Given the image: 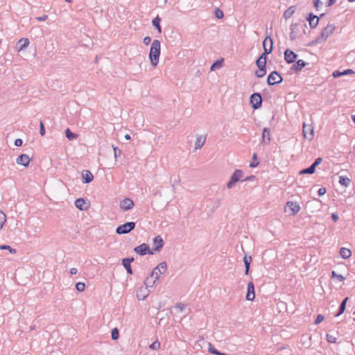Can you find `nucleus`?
<instances>
[{
	"label": "nucleus",
	"mask_w": 355,
	"mask_h": 355,
	"mask_svg": "<svg viewBox=\"0 0 355 355\" xmlns=\"http://www.w3.org/2000/svg\"><path fill=\"white\" fill-rule=\"evenodd\" d=\"M161 53V44L158 40H154L149 52V59L153 67H156L159 63Z\"/></svg>",
	"instance_id": "obj_1"
},
{
	"label": "nucleus",
	"mask_w": 355,
	"mask_h": 355,
	"mask_svg": "<svg viewBox=\"0 0 355 355\" xmlns=\"http://www.w3.org/2000/svg\"><path fill=\"white\" fill-rule=\"evenodd\" d=\"M263 52L259 55L258 59L266 62L267 55L272 53L273 50V40L270 36L266 37L263 41Z\"/></svg>",
	"instance_id": "obj_2"
},
{
	"label": "nucleus",
	"mask_w": 355,
	"mask_h": 355,
	"mask_svg": "<svg viewBox=\"0 0 355 355\" xmlns=\"http://www.w3.org/2000/svg\"><path fill=\"white\" fill-rule=\"evenodd\" d=\"M306 28L307 29V26L304 22H300V23H295L292 24L291 25V34L290 37L291 40H295L298 37V33H300V29H302V33L304 34H306Z\"/></svg>",
	"instance_id": "obj_3"
},
{
	"label": "nucleus",
	"mask_w": 355,
	"mask_h": 355,
	"mask_svg": "<svg viewBox=\"0 0 355 355\" xmlns=\"http://www.w3.org/2000/svg\"><path fill=\"white\" fill-rule=\"evenodd\" d=\"M334 25H327L320 33V36L312 41V45L319 44L322 41L325 40L334 32Z\"/></svg>",
	"instance_id": "obj_4"
},
{
	"label": "nucleus",
	"mask_w": 355,
	"mask_h": 355,
	"mask_svg": "<svg viewBox=\"0 0 355 355\" xmlns=\"http://www.w3.org/2000/svg\"><path fill=\"white\" fill-rule=\"evenodd\" d=\"M135 222H126L116 227V233L119 235L128 234L135 228Z\"/></svg>",
	"instance_id": "obj_5"
},
{
	"label": "nucleus",
	"mask_w": 355,
	"mask_h": 355,
	"mask_svg": "<svg viewBox=\"0 0 355 355\" xmlns=\"http://www.w3.org/2000/svg\"><path fill=\"white\" fill-rule=\"evenodd\" d=\"M243 176V171L240 169H236L231 175L230 181L227 184L228 189H232L239 181L241 180Z\"/></svg>",
	"instance_id": "obj_6"
},
{
	"label": "nucleus",
	"mask_w": 355,
	"mask_h": 355,
	"mask_svg": "<svg viewBox=\"0 0 355 355\" xmlns=\"http://www.w3.org/2000/svg\"><path fill=\"white\" fill-rule=\"evenodd\" d=\"M262 96L260 93L255 92L250 97V103L254 110L260 108L262 105Z\"/></svg>",
	"instance_id": "obj_7"
},
{
	"label": "nucleus",
	"mask_w": 355,
	"mask_h": 355,
	"mask_svg": "<svg viewBox=\"0 0 355 355\" xmlns=\"http://www.w3.org/2000/svg\"><path fill=\"white\" fill-rule=\"evenodd\" d=\"M283 81V78L281 74L277 71H273L267 78V83L269 85H275L281 83Z\"/></svg>",
	"instance_id": "obj_8"
},
{
	"label": "nucleus",
	"mask_w": 355,
	"mask_h": 355,
	"mask_svg": "<svg viewBox=\"0 0 355 355\" xmlns=\"http://www.w3.org/2000/svg\"><path fill=\"white\" fill-rule=\"evenodd\" d=\"M133 250L135 253L141 256H144L147 254H154V252L150 249L148 245H147L146 243H142L139 246L135 247Z\"/></svg>",
	"instance_id": "obj_9"
},
{
	"label": "nucleus",
	"mask_w": 355,
	"mask_h": 355,
	"mask_svg": "<svg viewBox=\"0 0 355 355\" xmlns=\"http://www.w3.org/2000/svg\"><path fill=\"white\" fill-rule=\"evenodd\" d=\"M284 211L289 215H295L300 211V206L297 202L288 201L285 205Z\"/></svg>",
	"instance_id": "obj_10"
},
{
	"label": "nucleus",
	"mask_w": 355,
	"mask_h": 355,
	"mask_svg": "<svg viewBox=\"0 0 355 355\" xmlns=\"http://www.w3.org/2000/svg\"><path fill=\"white\" fill-rule=\"evenodd\" d=\"M167 270V264L165 261L160 263L157 267H155L152 272L153 275L155 276V279H159V275L164 273Z\"/></svg>",
	"instance_id": "obj_11"
},
{
	"label": "nucleus",
	"mask_w": 355,
	"mask_h": 355,
	"mask_svg": "<svg viewBox=\"0 0 355 355\" xmlns=\"http://www.w3.org/2000/svg\"><path fill=\"white\" fill-rule=\"evenodd\" d=\"M134 205V201L128 198L122 200L119 205L120 209L124 211L130 210L133 208Z\"/></svg>",
	"instance_id": "obj_12"
},
{
	"label": "nucleus",
	"mask_w": 355,
	"mask_h": 355,
	"mask_svg": "<svg viewBox=\"0 0 355 355\" xmlns=\"http://www.w3.org/2000/svg\"><path fill=\"white\" fill-rule=\"evenodd\" d=\"M297 55L289 49H287L284 51V59L287 63L291 64L295 62L297 60Z\"/></svg>",
	"instance_id": "obj_13"
},
{
	"label": "nucleus",
	"mask_w": 355,
	"mask_h": 355,
	"mask_svg": "<svg viewBox=\"0 0 355 355\" xmlns=\"http://www.w3.org/2000/svg\"><path fill=\"white\" fill-rule=\"evenodd\" d=\"M270 141H271L270 130L268 128H264L263 129L261 143L264 145H268V144H270Z\"/></svg>",
	"instance_id": "obj_14"
},
{
	"label": "nucleus",
	"mask_w": 355,
	"mask_h": 355,
	"mask_svg": "<svg viewBox=\"0 0 355 355\" xmlns=\"http://www.w3.org/2000/svg\"><path fill=\"white\" fill-rule=\"evenodd\" d=\"M255 298L254 286L252 282L248 284V291L245 295V299L249 301H252Z\"/></svg>",
	"instance_id": "obj_15"
},
{
	"label": "nucleus",
	"mask_w": 355,
	"mask_h": 355,
	"mask_svg": "<svg viewBox=\"0 0 355 355\" xmlns=\"http://www.w3.org/2000/svg\"><path fill=\"white\" fill-rule=\"evenodd\" d=\"M135 260L134 257H127L122 259V265L125 268L127 273L132 275L133 271L131 268V263Z\"/></svg>",
	"instance_id": "obj_16"
},
{
	"label": "nucleus",
	"mask_w": 355,
	"mask_h": 355,
	"mask_svg": "<svg viewBox=\"0 0 355 355\" xmlns=\"http://www.w3.org/2000/svg\"><path fill=\"white\" fill-rule=\"evenodd\" d=\"M154 248L152 250L153 252H159L164 246V241L160 236H155L153 239Z\"/></svg>",
	"instance_id": "obj_17"
},
{
	"label": "nucleus",
	"mask_w": 355,
	"mask_h": 355,
	"mask_svg": "<svg viewBox=\"0 0 355 355\" xmlns=\"http://www.w3.org/2000/svg\"><path fill=\"white\" fill-rule=\"evenodd\" d=\"M31 159L28 157V155L26 154H21L16 159L17 164L19 165H22L25 167L28 166L30 163Z\"/></svg>",
	"instance_id": "obj_18"
},
{
	"label": "nucleus",
	"mask_w": 355,
	"mask_h": 355,
	"mask_svg": "<svg viewBox=\"0 0 355 355\" xmlns=\"http://www.w3.org/2000/svg\"><path fill=\"white\" fill-rule=\"evenodd\" d=\"M93 180L94 176L89 170H84L82 172V182L84 184L90 183Z\"/></svg>",
	"instance_id": "obj_19"
},
{
	"label": "nucleus",
	"mask_w": 355,
	"mask_h": 355,
	"mask_svg": "<svg viewBox=\"0 0 355 355\" xmlns=\"http://www.w3.org/2000/svg\"><path fill=\"white\" fill-rule=\"evenodd\" d=\"M307 63L303 60H297L295 64H293L291 69L296 73L300 71L303 67H304Z\"/></svg>",
	"instance_id": "obj_20"
},
{
	"label": "nucleus",
	"mask_w": 355,
	"mask_h": 355,
	"mask_svg": "<svg viewBox=\"0 0 355 355\" xmlns=\"http://www.w3.org/2000/svg\"><path fill=\"white\" fill-rule=\"evenodd\" d=\"M155 276L152 275V272L150 275L145 279L144 284L146 288H153L154 285L155 284V282L158 279H155Z\"/></svg>",
	"instance_id": "obj_21"
},
{
	"label": "nucleus",
	"mask_w": 355,
	"mask_h": 355,
	"mask_svg": "<svg viewBox=\"0 0 355 355\" xmlns=\"http://www.w3.org/2000/svg\"><path fill=\"white\" fill-rule=\"evenodd\" d=\"M75 205L78 209L82 211L87 210L88 208V206L86 205L85 200L82 198L76 200Z\"/></svg>",
	"instance_id": "obj_22"
},
{
	"label": "nucleus",
	"mask_w": 355,
	"mask_h": 355,
	"mask_svg": "<svg viewBox=\"0 0 355 355\" xmlns=\"http://www.w3.org/2000/svg\"><path fill=\"white\" fill-rule=\"evenodd\" d=\"M206 136H198L196 137V143H195V148L196 150L198 149H200L203 145L205 144V141H206Z\"/></svg>",
	"instance_id": "obj_23"
},
{
	"label": "nucleus",
	"mask_w": 355,
	"mask_h": 355,
	"mask_svg": "<svg viewBox=\"0 0 355 355\" xmlns=\"http://www.w3.org/2000/svg\"><path fill=\"white\" fill-rule=\"evenodd\" d=\"M243 262L245 269V275H248L249 274L250 263L252 262V257L245 254V257H243Z\"/></svg>",
	"instance_id": "obj_24"
},
{
	"label": "nucleus",
	"mask_w": 355,
	"mask_h": 355,
	"mask_svg": "<svg viewBox=\"0 0 355 355\" xmlns=\"http://www.w3.org/2000/svg\"><path fill=\"white\" fill-rule=\"evenodd\" d=\"M339 254L340 256L344 259H347L352 256L351 250L345 248H341Z\"/></svg>",
	"instance_id": "obj_25"
},
{
	"label": "nucleus",
	"mask_w": 355,
	"mask_h": 355,
	"mask_svg": "<svg viewBox=\"0 0 355 355\" xmlns=\"http://www.w3.org/2000/svg\"><path fill=\"white\" fill-rule=\"evenodd\" d=\"M352 73H354V71L352 69H345L343 71H335L334 73H333V76L334 78H338V77H340L342 76H345V75H348V74H352Z\"/></svg>",
	"instance_id": "obj_26"
},
{
	"label": "nucleus",
	"mask_w": 355,
	"mask_h": 355,
	"mask_svg": "<svg viewBox=\"0 0 355 355\" xmlns=\"http://www.w3.org/2000/svg\"><path fill=\"white\" fill-rule=\"evenodd\" d=\"M29 44L28 38H21L19 40L17 45H19V51H21L25 49Z\"/></svg>",
	"instance_id": "obj_27"
},
{
	"label": "nucleus",
	"mask_w": 355,
	"mask_h": 355,
	"mask_svg": "<svg viewBox=\"0 0 355 355\" xmlns=\"http://www.w3.org/2000/svg\"><path fill=\"white\" fill-rule=\"evenodd\" d=\"M160 18L157 16L155 18H154L152 21L153 26L155 27V28L157 30L159 33H162V27L160 25Z\"/></svg>",
	"instance_id": "obj_28"
},
{
	"label": "nucleus",
	"mask_w": 355,
	"mask_h": 355,
	"mask_svg": "<svg viewBox=\"0 0 355 355\" xmlns=\"http://www.w3.org/2000/svg\"><path fill=\"white\" fill-rule=\"evenodd\" d=\"M295 6H290L284 13V17L285 19H289L295 12Z\"/></svg>",
	"instance_id": "obj_29"
},
{
	"label": "nucleus",
	"mask_w": 355,
	"mask_h": 355,
	"mask_svg": "<svg viewBox=\"0 0 355 355\" xmlns=\"http://www.w3.org/2000/svg\"><path fill=\"white\" fill-rule=\"evenodd\" d=\"M350 182V179L346 176H340L339 178V183L345 187H348Z\"/></svg>",
	"instance_id": "obj_30"
},
{
	"label": "nucleus",
	"mask_w": 355,
	"mask_h": 355,
	"mask_svg": "<svg viewBox=\"0 0 355 355\" xmlns=\"http://www.w3.org/2000/svg\"><path fill=\"white\" fill-rule=\"evenodd\" d=\"M65 137L69 140H73L78 137V135L72 132L69 128H67L65 130Z\"/></svg>",
	"instance_id": "obj_31"
},
{
	"label": "nucleus",
	"mask_w": 355,
	"mask_h": 355,
	"mask_svg": "<svg viewBox=\"0 0 355 355\" xmlns=\"http://www.w3.org/2000/svg\"><path fill=\"white\" fill-rule=\"evenodd\" d=\"M266 74V67H259L255 71V76L257 78H262Z\"/></svg>",
	"instance_id": "obj_32"
},
{
	"label": "nucleus",
	"mask_w": 355,
	"mask_h": 355,
	"mask_svg": "<svg viewBox=\"0 0 355 355\" xmlns=\"http://www.w3.org/2000/svg\"><path fill=\"white\" fill-rule=\"evenodd\" d=\"M303 135L307 138V135H311V125H306L305 123L303 124Z\"/></svg>",
	"instance_id": "obj_33"
},
{
	"label": "nucleus",
	"mask_w": 355,
	"mask_h": 355,
	"mask_svg": "<svg viewBox=\"0 0 355 355\" xmlns=\"http://www.w3.org/2000/svg\"><path fill=\"white\" fill-rule=\"evenodd\" d=\"M257 155L254 153L252 155V161L250 163V167L254 168L259 165V162H257Z\"/></svg>",
	"instance_id": "obj_34"
},
{
	"label": "nucleus",
	"mask_w": 355,
	"mask_h": 355,
	"mask_svg": "<svg viewBox=\"0 0 355 355\" xmlns=\"http://www.w3.org/2000/svg\"><path fill=\"white\" fill-rule=\"evenodd\" d=\"M111 337H112V339L114 340H116L119 338V329L117 328H114L111 331Z\"/></svg>",
	"instance_id": "obj_35"
},
{
	"label": "nucleus",
	"mask_w": 355,
	"mask_h": 355,
	"mask_svg": "<svg viewBox=\"0 0 355 355\" xmlns=\"http://www.w3.org/2000/svg\"><path fill=\"white\" fill-rule=\"evenodd\" d=\"M322 162V157L317 158L314 162L312 164V174H313L315 171V167L318 166L319 164H321Z\"/></svg>",
	"instance_id": "obj_36"
},
{
	"label": "nucleus",
	"mask_w": 355,
	"mask_h": 355,
	"mask_svg": "<svg viewBox=\"0 0 355 355\" xmlns=\"http://www.w3.org/2000/svg\"><path fill=\"white\" fill-rule=\"evenodd\" d=\"M0 250H8L11 254H15L17 250L12 248H11L8 245H0Z\"/></svg>",
	"instance_id": "obj_37"
},
{
	"label": "nucleus",
	"mask_w": 355,
	"mask_h": 355,
	"mask_svg": "<svg viewBox=\"0 0 355 355\" xmlns=\"http://www.w3.org/2000/svg\"><path fill=\"white\" fill-rule=\"evenodd\" d=\"M6 221V216L2 211H0V230L2 229L3 225H4Z\"/></svg>",
	"instance_id": "obj_38"
},
{
	"label": "nucleus",
	"mask_w": 355,
	"mask_h": 355,
	"mask_svg": "<svg viewBox=\"0 0 355 355\" xmlns=\"http://www.w3.org/2000/svg\"><path fill=\"white\" fill-rule=\"evenodd\" d=\"M331 277L336 278L339 282H343L345 277H343L342 275H338L334 270L331 272Z\"/></svg>",
	"instance_id": "obj_39"
},
{
	"label": "nucleus",
	"mask_w": 355,
	"mask_h": 355,
	"mask_svg": "<svg viewBox=\"0 0 355 355\" xmlns=\"http://www.w3.org/2000/svg\"><path fill=\"white\" fill-rule=\"evenodd\" d=\"M223 61V60L222 59L221 60H216V62H214L211 66V71H214L215 69L220 67Z\"/></svg>",
	"instance_id": "obj_40"
},
{
	"label": "nucleus",
	"mask_w": 355,
	"mask_h": 355,
	"mask_svg": "<svg viewBox=\"0 0 355 355\" xmlns=\"http://www.w3.org/2000/svg\"><path fill=\"white\" fill-rule=\"evenodd\" d=\"M76 288L78 291L82 292L85 288V284L83 282H78L76 284Z\"/></svg>",
	"instance_id": "obj_41"
},
{
	"label": "nucleus",
	"mask_w": 355,
	"mask_h": 355,
	"mask_svg": "<svg viewBox=\"0 0 355 355\" xmlns=\"http://www.w3.org/2000/svg\"><path fill=\"white\" fill-rule=\"evenodd\" d=\"M214 14L217 19H222L224 17L223 12L219 8L215 9Z\"/></svg>",
	"instance_id": "obj_42"
},
{
	"label": "nucleus",
	"mask_w": 355,
	"mask_h": 355,
	"mask_svg": "<svg viewBox=\"0 0 355 355\" xmlns=\"http://www.w3.org/2000/svg\"><path fill=\"white\" fill-rule=\"evenodd\" d=\"M208 352L215 355H217L219 352V351L214 347L211 343H209Z\"/></svg>",
	"instance_id": "obj_43"
},
{
	"label": "nucleus",
	"mask_w": 355,
	"mask_h": 355,
	"mask_svg": "<svg viewBox=\"0 0 355 355\" xmlns=\"http://www.w3.org/2000/svg\"><path fill=\"white\" fill-rule=\"evenodd\" d=\"M46 133L45 126L42 121L40 122V134L44 136Z\"/></svg>",
	"instance_id": "obj_44"
},
{
	"label": "nucleus",
	"mask_w": 355,
	"mask_h": 355,
	"mask_svg": "<svg viewBox=\"0 0 355 355\" xmlns=\"http://www.w3.org/2000/svg\"><path fill=\"white\" fill-rule=\"evenodd\" d=\"M326 337H327V342H329L330 343H336V338L334 337V336L327 334Z\"/></svg>",
	"instance_id": "obj_45"
},
{
	"label": "nucleus",
	"mask_w": 355,
	"mask_h": 355,
	"mask_svg": "<svg viewBox=\"0 0 355 355\" xmlns=\"http://www.w3.org/2000/svg\"><path fill=\"white\" fill-rule=\"evenodd\" d=\"M256 65L259 67H266V62H263V60H261V59H257L256 60Z\"/></svg>",
	"instance_id": "obj_46"
},
{
	"label": "nucleus",
	"mask_w": 355,
	"mask_h": 355,
	"mask_svg": "<svg viewBox=\"0 0 355 355\" xmlns=\"http://www.w3.org/2000/svg\"><path fill=\"white\" fill-rule=\"evenodd\" d=\"M149 347L152 349H158L160 347V343L158 340L153 342Z\"/></svg>",
	"instance_id": "obj_47"
},
{
	"label": "nucleus",
	"mask_w": 355,
	"mask_h": 355,
	"mask_svg": "<svg viewBox=\"0 0 355 355\" xmlns=\"http://www.w3.org/2000/svg\"><path fill=\"white\" fill-rule=\"evenodd\" d=\"M345 309H346V306L340 304L339 309H338V311L336 313V316H339L341 314H343L344 313V311H345Z\"/></svg>",
	"instance_id": "obj_48"
},
{
	"label": "nucleus",
	"mask_w": 355,
	"mask_h": 355,
	"mask_svg": "<svg viewBox=\"0 0 355 355\" xmlns=\"http://www.w3.org/2000/svg\"><path fill=\"white\" fill-rule=\"evenodd\" d=\"M324 315H322V314H319V315L317 316V318H316V319H315V322H314V324H320L322 321H323V320H324Z\"/></svg>",
	"instance_id": "obj_49"
},
{
	"label": "nucleus",
	"mask_w": 355,
	"mask_h": 355,
	"mask_svg": "<svg viewBox=\"0 0 355 355\" xmlns=\"http://www.w3.org/2000/svg\"><path fill=\"white\" fill-rule=\"evenodd\" d=\"M114 157L117 158L121 155V150L118 147H113Z\"/></svg>",
	"instance_id": "obj_50"
},
{
	"label": "nucleus",
	"mask_w": 355,
	"mask_h": 355,
	"mask_svg": "<svg viewBox=\"0 0 355 355\" xmlns=\"http://www.w3.org/2000/svg\"><path fill=\"white\" fill-rule=\"evenodd\" d=\"M313 4L316 10H318L319 8L322 6V2L320 0H314Z\"/></svg>",
	"instance_id": "obj_51"
},
{
	"label": "nucleus",
	"mask_w": 355,
	"mask_h": 355,
	"mask_svg": "<svg viewBox=\"0 0 355 355\" xmlns=\"http://www.w3.org/2000/svg\"><path fill=\"white\" fill-rule=\"evenodd\" d=\"M327 192V189L324 187H321L318 191V194L319 196H322L324 195V193Z\"/></svg>",
	"instance_id": "obj_52"
},
{
	"label": "nucleus",
	"mask_w": 355,
	"mask_h": 355,
	"mask_svg": "<svg viewBox=\"0 0 355 355\" xmlns=\"http://www.w3.org/2000/svg\"><path fill=\"white\" fill-rule=\"evenodd\" d=\"M311 174V166L302 170L300 172V174Z\"/></svg>",
	"instance_id": "obj_53"
},
{
	"label": "nucleus",
	"mask_w": 355,
	"mask_h": 355,
	"mask_svg": "<svg viewBox=\"0 0 355 355\" xmlns=\"http://www.w3.org/2000/svg\"><path fill=\"white\" fill-rule=\"evenodd\" d=\"M151 42V38L149 36H146L144 38L143 42L145 45H148Z\"/></svg>",
	"instance_id": "obj_54"
},
{
	"label": "nucleus",
	"mask_w": 355,
	"mask_h": 355,
	"mask_svg": "<svg viewBox=\"0 0 355 355\" xmlns=\"http://www.w3.org/2000/svg\"><path fill=\"white\" fill-rule=\"evenodd\" d=\"M23 144V141L21 139H17L15 141V145L17 147L21 146Z\"/></svg>",
	"instance_id": "obj_55"
},
{
	"label": "nucleus",
	"mask_w": 355,
	"mask_h": 355,
	"mask_svg": "<svg viewBox=\"0 0 355 355\" xmlns=\"http://www.w3.org/2000/svg\"><path fill=\"white\" fill-rule=\"evenodd\" d=\"M175 308L177 309H179L181 311H182L184 308H185V306L184 304L182 303H178L175 306Z\"/></svg>",
	"instance_id": "obj_56"
},
{
	"label": "nucleus",
	"mask_w": 355,
	"mask_h": 355,
	"mask_svg": "<svg viewBox=\"0 0 355 355\" xmlns=\"http://www.w3.org/2000/svg\"><path fill=\"white\" fill-rule=\"evenodd\" d=\"M331 217L334 222H337L339 218L338 215L336 213H332Z\"/></svg>",
	"instance_id": "obj_57"
},
{
	"label": "nucleus",
	"mask_w": 355,
	"mask_h": 355,
	"mask_svg": "<svg viewBox=\"0 0 355 355\" xmlns=\"http://www.w3.org/2000/svg\"><path fill=\"white\" fill-rule=\"evenodd\" d=\"M254 178H255L254 175H250V176H248V177L245 178L243 180H241V182H245V181H248V180H254Z\"/></svg>",
	"instance_id": "obj_58"
},
{
	"label": "nucleus",
	"mask_w": 355,
	"mask_h": 355,
	"mask_svg": "<svg viewBox=\"0 0 355 355\" xmlns=\"http://www.w3.org/2000/svg\"><path fill=\"white\" fill-rule=\"evenodd\" d=\"M306 21L309 22V26H311V12L308 13L306 16Z\"/></svg>",
	"instance_id": "obj_59"
},
{
	"label": "nucleus",
	"mask_w": 355,
	"mask_h": 355,
	"mask_svg": "<svg viewBox=\"0 0 355 355\" xmlns=\"http://www.w3.org/2000/svg\"><path fill=\"white\" fill-rule=\"evenodd\" d=\"M47 18H48V16L46 15H44L40 17H37V19L38 21H45Z\"/></svg>",
	"instance_id": "obj_60"
},
{
	"label": "nucleus",
	"mask_w": 355,
	"mask_h": 355,
	"mask_svg": "<svg viewBox=\"0 0 355 355\" xmlns=\"http://www.w3.org/2000/svg\"><path fill=\"white\" fill-rule=\"evenodd\" d=\"M336 0H328L327 2V6H331L335 3Z\"/></svg>",
	"instance_id": "obj_61"
},
{
	"label": "nucleus",
	"mask_w": 355,
	"mask_h": 355,
	"mask_svg": "<svg viewBox=\"0 0 355 355\" xmlns=\"http://www.w3.org/2000/svg\"><path fill=\"white\" fill-rule=\"evenodd\" d=\"M315 19H316V22H315V26H316L318 24V23L319 18L316 15H314L313 14H312V23L313 22Z\"/></svg>",
	"instance_id": "obj_62"
},
{
	"label": "nucleus",
	"mask_w": 355,
	"mask_h": 355,
	"mask_svg": "<svg viewBox=\"0 0 355 355\" xmlns=\"http://www.w3.org/2000/svg\"><path fill=\"white\" fill-rule=\"evenodd\" d=\"M78 272V270L76 268H72L70 269V273L71 275H76Z\"/></svg>",
	"instance_id": "obj_63"
},
{
	"label": "nucleus",
	"mask_w": 355,
	"mask_h": 355,
	"mask_svg": "<svg viewBox=\"0 0 355 355\" xmlns=\"http://www.w3.org/2000/svg\"><path fill=\"white\" fill-rule=\"evenodd\" d=\"M348 300H349V297H346L345 298H344V299L343 300V301H342L341 304H343V305H345V306H346V304H347V302Z\"/></svg>",
	"instance_id": "obj_64"
}]
</instances>
